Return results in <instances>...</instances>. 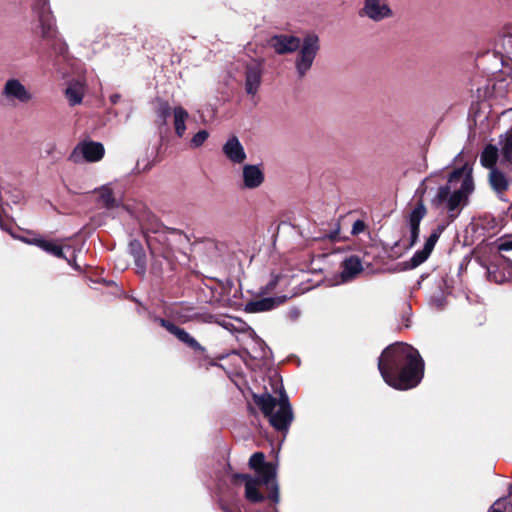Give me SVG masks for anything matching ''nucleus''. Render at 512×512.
I'll return each instance as SVG.
<instances>
[{"instance_id":"34","label":"nucleus","mask_w":512,"mask_h":512,"mask_svg":"<svg viewBox=\"0 0 512 512\" xmlns=\"http://www.w3.org/2000/svg\"><path fill=\"white\" fill-rule=\"evenodd\" d=\"M160 325L164 327L167 331H169L171 334H175L176 330L179 328L178 326L174 325L170 321L159 319L158 320Z\"/></svg>"},{"instance_id":"10","label":"nucleus","mask_w":512,"mask_h":512,"mask_svg":"<svg viewBox=\"0 0 512 512\" xmlns=\"http://www.w3.org/2000/svg\"><path fill=\"white\" fill-rule=\"evenodd\" d=\"M360 14L374 22H381L394 15L387 0H364Z\"/></svg>"},{"instance_id":"29","label":"nucleus","mask_w":512,"mask_h":512,"mask_svg":"<svg viewBox=\"0 0 512 512\" xmlns=\"http://www.w3.org/2000/svg\"><path fill=\"white\" fill-rule=\"evenodd\" d=\"M181 342L187 344L189 347L198 348V342L191 337L184 329L178 328L174 334Z\"/></svg>"},{"instance_id":"22","label":"nucleus","mask_w":512,"mask_h":512,"mask_svg":"<svg viewBox=\"0 0 512 512\" xmlns=\"http://www.w3.org/2000/svg\"><path fill=\"white\" fill-rule=\"evenodd\" d=\"M85 85L81 81H73L69 83L65 90V96L71 106L78 105L82 102L85 94Z\"/></svg>"},{"instance_id":"6","label":"nucleus","mask_w":512,"mask_h":512,"mask_svg":"<svg viewBox=\"0 0 512 512\" xmlns=\"http://www.w3.org/2000/svg\"><path fill=\"white\" fill-rule=\"evenodd\" d=\"M249 466L257 472L263 484L266 485L268 489L272 490L270 495L272 501L275 503L278 502L279 494L278 486L275 481L276 468L274 465L265 462V456L262 452H256L250 457Z\"/></svg>"},{"instance_id":"21","label":"nucleus","mask_w":512,"mask_h":512,"mask_svg":"<svg viewBox=\"0 0 512 512\" xmlns=\"http://www.w3.org/2000/svg\"><path fill=\"white\" fill-rule=\"evenodd\" d=\"M30 242L55 257L66 259L68 263L71 264V260L68 259L63 252L64 247L59 245L57 242L43 238H33Z\"/></svg>"},{"instance_id":"17","label":"nucleus","mask_w":512,"mask_h":512,"mask_svg":"<svg viewBox=\"0 0 512 512\" xmlns=\"http://www.w3.org/2000/svg\"><path fill=\"white\" fill-rule=\"evenodd\" d=\"M498 145L501 164L512 171V128L499 136Z\"/></svg>"},{"instance_id":"26","label":"nucleus","mask_w":512,"mask_h":512,"mask_svg":"<svg viewBox=\"0 0 512 512\" xmlns=\"http://www.w3.org/2000/svg\"><path fill=\"white\" fill-rule=\"evenodd\" d=\"M129 250L134 258L137 273L144 274L146 271V261L142 252L141 244L138 241H131L129 244Z\"/></svg>"},{"instance_id":"25","label":"nucleus","mask_w":512,"mask_h":512,"mask_svg":"<svg viewBox=\"0 0 512 512\" xmlns=\"http://www.w3.org/2000/svg\"><path fill=\"white\" fill-rule=\"evenodd\" d=\"M188 112L181 106H177L173 110L174 128L175 133L179 137H183L186 131V120L188 119Z\"/></svg>"},{"instance_id":"30","label":"nucleus","mask_w":512,"mask_h":512,"mask_svg":"<svg viewBox=\"0 0 512 512\" xmlns=\"http://www.w3.org/2000/svg\"><path fill=\"white\" fill-rule=\"evenodd\" d=\"M208 137L209 132L207 130H200L191 138L190 146L192 148H199L205 143Z\"/></svg>"},{"instance_id":"8","label":"nucleus","mask_w":512,"mask_h":512,"mask_svg":"<svg viewBox=\"0 0 512 512\" xmlns=\"http://www.w3.org/2000/svg\"><path fill=\"white\" fill-rule=\"evenodd\" d=\"M104 147L99 142L84 141L79 143L70 155L74 163L97 162L104 156Z\"/></svg>"},{"instance_id":"15","label":"nucleus","mask_w":512,"mask_h":512,"mask_svg":"<svg viewBox=\"0 0 512 512\" xmlns=\"http://www.w3.org/2000/svg\"><path fill=\"white\" fill-rule=\"evenodd\" d=\"M426 213L427 209L423 201L420 200L409 214L410 246H413L418 240L420 233L419 226Z\"/></svg>"},{"instance_id":"23","label":"nucleus","mask_w":512,"mask_h":512,"mask_svg":"<svg viewBox=\"0 0 512 512\" xmlns=\"http://www.w3.org/2000/svg\"><path fill=\"white\" fill-rule=\"evenodd\" d=\"M342 267L343 269L341 272V277L343 281L351 280L363 269L361 260L357 256H351L347 258L343 262Z\"/></svg>"},{"instance_id":"27","label":"nucleus","mask_w":512,"mask_h":512,"mask_svg":"<svg viewBox=\"0 0 512 512\" xmlns=\"http://www.w3.org/2000/svg\"><path fill=\"white\" fill-rule=\"evenodd\" d=\"M488 512H512V486L509 489L508 496L496 500Z\"/></svg>"},{"instance_id":"31","label":"nucleus","mask_w":512,"mask_h":512,"mask_svg":"<svg viewBox=\"0 0 512 512\" xmlns=\"http://www.w3.org/2000/svg\"><path fill=\"white\" fill-rule=\"evenodd\" d=\"M157 116L160 118L162 123L166 122V119L170 116V106L167 102L160 101L156 108Z\"/></svg>"},{"instance_id":"35","label":"nucleus","mask_w":512,"mask_h":512,"mask_svg":"<svg viewBox=\"0 0 512 512\" xmlns=\"http://www.w3.org/2000/svg\"><path fill=\"white\" fill-rule=\"evenodd\" d=\"M503 44L507 50V53H511L510 49H512V36L505 37L503 40Z\"/></svg>"},{"instance_id":"36","label":"nucleus","mask_w":512,"mask_h":512,"mask_svg":"<svg viewBox=\"0 0 512 512\" xmlns=\"http://www.w3.org/2000/svg\"><path fill=\"white\" fill-rule=\"evenodd\" d=\"M120 96L115 94L111 96V102L116 103L119 100Z\"/></svg>"},{"instance_id":"24","label":"nucleus","mask_w":512,"mask_h":512,"mask_svg":"<svg viewBox=\"0 0 512 512\" xmlns=\"http://www.w3.org/2000/svg\"><path fill=\"white\" fill-rule=\"evenodd\" d=\"M499 149L496 145L488 144L483 149L480 155V163L485 168H488L490 171L492 169H497L495 164L499 158Z\"/></svg>"},{"instance_id":"37","label":"nucleus","mask_w":512,"mask_h":512,"mask_svg":"<svg viewBox=\"0 0 512 512\" xmlns=\"http://www.w3.org/2000/svg\"><path fill=\"white\" fill-rule=\"evenodd\" d=\"M23 242L27 243V244H31L33 245L30 241H32L33 239H28V238H20Z\"/></svg>"},{"instance_id":"7","label":"nucleus","mask_w":512,"mask_h":512,"mask_svg":"<svg viewBox=\"0 0 512 512\" xmlns=\"http://www.w3.org/2000/svg\"><path fill=\"white\" fill-rule=\"evenodd\" d=\"M32 98V93L19 79L16 78L7 79L0 94L1 101L6 105L28 103Z\"/></svg>"},{"instance_id":"5","label":"nucleus","mask_w":512,"mask_h":512,"mask_svg":"<svg viewBox=\"0 0 512 512\" xmlns=\"http://www.w3.org/2000/svg\"><path fill=\"white\" fill-rule=\"evenodd\" d=\"M295 59V69L299 77H303L311 69L320 50V38L314 33H308L300 41V47Z\"/></svg>"},{"instance_id":"2","label":"nucleus","mask_w":512,"mask_h":512,"mask_svg":"<svg viewBox=\"0 0 512 512\" xmlns=\"http://www.w3.org/2000/svg\"><path fill=\"white\" fill-rule=\"evenodd\" d=\"M423 361L410 345L398 343L387 347L381 354L378 369L384 381L399 390L411 389L423 376Z\"/></svg>"},{"instance_id":"1","label":"nucleus","mask_w":512,"mask_h":512,"mask_svg":"<svg viewBox=\"0 0 512 512\" xmlns=\"http://www.w3.org/2000/svg\"><path fill=\"white\" fill-rule=\"evenodd\" d=\"M472 173V166L466 162L462 167L450 173L445 185H441L436 189L435 194L431 198V203L436 208L447 211V221L444 224H439L431 232L423 249L417 251L411 258V267L415 268L428 259L446 226L453 222L459 216L461 210L468 204L469 197L475 190Z\"/></svg>"},{"instance_id":"13","label":"nucleus","mask_w":512,"mask_h":512,"mask_svg":"<svg viewBox=\"0 0 512 512\" xmlns=\"http://www.w3.org/2000/svg\"><path fill=\"white\" fill-rule=\"evenodd\" d=\"M301 39L287 34H280L271 37L268 45L277 54H287L296 51L300 47Z\"/></svg>"},{"instance_id":"14","label":"nucleus","mask_w":512,"mask_h":512,"mask_svg":"<svg viewBox=\"0 0 512 512\" xmlns=\"http://www.w3.org/2000/svg\"><path fill=\"white\" fill-rule=\"evenodd\" d=\"M263 67L259 61H253L248 64L245 72V91L251 96H255L261 85Z\"/></svg>"},{"instance_id":"20","label":"nucleus","mask_w":512,"mask_h":512,"mask_svg":"<svg viewBox=\"0 0 512 512\" xmlns=\"http://www.w3.org/2000/svg\"><path fill=\"white\" fill-rule=\"evenodd\" d=\"M285 300H286L285 296H278V297H267V298H262L259 300L250 301L246 305V310L248 312H252V313L268 311V310L274 309L275 307L284 303Z\"/></svg>"},{"instance_id":"33","label":"nucleus","mask_w":512,"mask_h":512,"mask_svg":"<svg viewBox=\"0 0 512 512\" xmlns=\"http://www.w3.org/2000/svg\"><path fill=\"white\" fill-rule=\"evenodd\" d=\"M366 228L365 223L362 220H356L352 225L351 233L353 235H358L362 233Z\"/></svg>"},{"instance_id":"19","label":"nucleus","mask_w":512,"mask_h":512,"mask_svg":"<svg viewBox=\"0 0 512 512\" xmlns=\"http://www.w3.org/2000/svg\"><path fill=\"white\" fill-rule=\"evenodd\" d=\"M236 477L245 481V497L247 500L253 503H258L264 499L263 495L258 489L259 485L263 484V481L260 477L253 478L246 474L237 475Z\"/></svg>"},{"instance_id":"12","label":"nucleus","mask_w":512,"mask_h":512,"mask_svg":"<svg viewBox=\"0 0 512 512\" xmlns=\"http://www.w3.org/2000/svg\"><path fill=\"white\" fill-rule=\"evenodd\" d=\"M222 153L234 165H242L247 159L245 148L235 135L230 136L223 144Z\"/></svg>"},{"instance_id":"16","label":"nucleus","mask_w":512,"mask_h":512,"mask_svg":"<svg viewBox=\"0 0 512 512\" xmlns=\"http://www.w3.org/2000/svg\"><path fill=\"white\" fill-rule=\"evenodd\" d=\"M264 172L259 165L246 164L242 168L243 186L246 189H256L264 182Z\"/></svg>"},{"instance_id":"4","label":"nucleus","mask_w":512,"mask_h":512,"mask_svg":"<svg viewBox=\"0 0 512 512\" xmlns=\"http://www.w3.org/2000/svg\"><path fill=\"white\" fill-rule=\"evenodd\" d=\"M254 402L269 419L270 424L277 430H286L293 419V413L284 391L276 399L269 393L254 395Z\"/></svg>"},{"instance_id":"18","label":"nucleus","mask_w":512,"mask_h":512,"mask_svg":"<svg viewBox=\"0 0 512 512\" xmlns=\"http://www.w3.org/2000/svg\"><path fill=\"white\" fill-rule=\"evenodd\" d=\"M489 184L493 191L497 194L498 198L502 201H506L504 199V193L510 187V180L507 176L497 169H492L489 171Z\"/></svg>"},{"instance_id":"32","label":"nucleus","mask_w":512,"mask_h":512,"mask_svg":"<svg viewBox=\"0 0 512 512\" xmlns=\"http://www.w3.org/2000/svg\"><path fill=\"white\" fill-rule=\"evenodd\" d=\"M434 180V176L426 178L418 188V193H420L421 196H423L424 194H430L434 190V187L432 185L435 183Z\"/></svg>"},{"instance_id":"9","label":"nucleus","mask_w":512,"mask_h":512,"mask_svg":"<svg viewBox=\"0 0 512 512\" xmlns=\"http://www.w3.org/2000/svg\"><path fill=\"white\" fill-rule=\"evenodd\" d=\"M33 11L37 15L42 37L45 39L54 38L56 36V28L54 17L49 7V0H35Z\"/></svg>"},{"instance_id":"28","label":"nucleus","mask_w":512,"mask_h":512,"mask_svg":"<svg viewBox=\"0 0 512 512\" xmlns=\"http://www.w3.org/2000/svg\"><path fill=\"white\" fill-rule=\"evenodd\" d=\"M99 200L107 208H114L119 206V200H117L112 193V190L108 186H103L99 190Z\"/></svg>"},{"instance_id":"3","label":"nucleus","mask_w":512,"mask_h":512,"mask_svg":"<svg viewBox=\"0 0 512 512\" xmlns=\"http://www.w3.org/2000/svg\"><path fill=\"white\" fill-rule=\"evenodd\" d=\"M144 234L151 254L152 273L162 274L174 269L179 251L177 244L183 241V235L158 223L145 227Z\"/></svg>"},{"instance_id":"11","label":"nucleus","mask_w":512,"mask_h":512,"mask_svg":"<svg viewBox=\"0 0 512 512\" xmlns=\"http://www.w3.org/2000/svg\"><path fill=\"white\" fill-rule=\"evenodd\" d=\"M498 251L500 252L499 265H502L507 271V275L497 277L492 268H488V273L496 282H501L505 278L512 279V238H501L497 243Z\"/></svg>"},{"instance_id":"38","label":"nucleus","mask_w":512,"mask_h":512,"mask_svg":"<svg viewBox=\"0 0 512 512\" xmlns=\"http://www.w3.org/2000/svg\"><path fill=\"white\" fill-rule=\"evenodd\" d=\"M0 227H1L3 230H5V231H8V232H9V230L6 228V226H4V224H3L1 221H0Z\"/></svg>"}]
</instances>
